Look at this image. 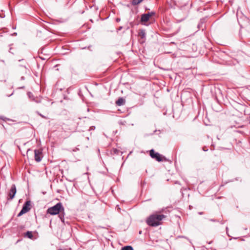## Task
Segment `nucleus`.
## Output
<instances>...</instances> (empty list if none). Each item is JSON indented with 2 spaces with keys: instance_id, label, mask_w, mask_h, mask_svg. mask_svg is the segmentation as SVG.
<instances>
[{
  "instance_id": "20e7f679",
  "label": "nucleus",
  "mask_w": 250,
  "mask_h": 250,
  "mask_svg": "<svg viewBox=\"0 0 250 250\" xmlns=\"http://www.w3.org/2000/svg\"><path fill=\"white\" fill-rule=\"evenodd\" d=\"M62 203H59L54 206L48 208L47 213L51 215H56L59 213L62 208Z\"/></svg>"
},
{
  "instance_id": "1a4fd4ad",
  "label": "nucleus",
  "mask_w": 250,
  "mask_h": 250,
  "mask_svg": "<svg viewBox=\"0 0 250 250\" xmlns=\"http://www.w3.org/2000/svg\"><path fill=\"white\" fill-rule=\"evenodd\" d=\"M212 161L213 164H220L222 162L219 155L218 154H214L212 158Z\"/></svg>"
},
{
  "instance_id": "f03ea898",
  "label": "nucleus",
  "mask_w": 250,
  "mask_h": 250,
  "mask_svg": "<svg viewBox=\"0 0 250 250\" xmlns=\"http://www.w3.org/2000/svg\"><path fill=\"white\" fill-rule=\"evenodd\" d=\"M155 14L156 13L154 11L142 14L140 20L141 24L144 25H148L150 23V22H149V20L151 17L155 16Z\"/></svg>"
},
{
  "instance_id": "f8f14e48",
  "label": "nucleus",
  "mask_w": 250,
  "mask_h": 250,
  "mask_svg": "<svg viewBox=\"0 0 250 250\" xmlns=\"http://www.w3.org/2000/svg\"><path fill=\"white\" fill-rule=\"evenodd\" d=\"M69 130H74L75 129V125L73 121H72V123L71 124L70 127H68Z\"/></svg>"
},
{
  "instance_id": "0eeeda50",
  "label": "nucleus",
  "mask_w": 250,
  "mask_h": 250,
  "mask_svg": "<svg viewBox=\"0 0 250 250\" xmlns=\"http://www.w3.org/2000/svg\"><path fill=\"white\" fill-rule=\"evenodd\" d=\"M35 160L36 162H39L42 160L43 157L42 149H35L34 150Z\"/></svg>"
},
{
  "instance_id": "2eb2a0df",
  "label": "nucleus",
  "mask_w": 250,
  "mask_h": 250,
  "mask_svg": "<svg viewBox=\"0 0 250 250\" xmlns=\"http://www.w3.org/2000/svg\"><path fill=\"white\" fill-rule=\"evenodd\" d=\"M24 234H27V235L32 234V232L28 231L26 232L25 233H24Z\"/></svg>"
},
{
  "instance_id": "9b49d317",
  "label": "nucleus",
  "mask_w": 250,
  "mask_h": 250,
  "mask_svg": "<svg viewBox=\"0 0 250 250\" xmlns=\"http://www.w3.org/2000/svg\"><path fill=\"white\" fill-rule=\"evenodd\" d=\"M121 250H133V249L131 246H127L123 247L122 248Z\"/></svg>"
},
{
  "instance_id": "6e6552de",
  "label": "nucleus",
  "mask_w": 250,
  "mask_h": 250,
  "mask_svg": "<svg viewBox=\"0 0 250 250\" xmlns=\"http://www.w3.org/2000/svg\"><path fill=\"white\" fill-rule=\"evenodd\" d=\"M139 42L140 43H143L145 42L146 33L144 30L140 29L138 32Z\"/></svg>"
},
{
  "instance_id": "412c9836",
  "label": "nucleus",
  "mask_w": 250,
  "mask_h": 250,
  "mask_svg": "<svg viewBox=\"0 0 250 250\" xmlns=\"http://www.w3.org/2000/svg\"><path fill=\"white\" fill-rule=\"evenodd\" d=\"M62 250V249H59V250Z\"/></svg>"
},
{
  "instance_id": "7ed1b4c3",
  "label": "nucleus",
  "mask_w": 250,
  "mask_h": 250,
  "mask_svg": "<svg viewBox=\"0 0 250 250\" xmlns=\"http://www.w3.org/2000/svg\"><path fill=\"white\" fill-rule=\"evenodd\" d=\"M149 154L152 158L156 160L158 162H166L167 161V159L165 156L159 153L156 152L153 149L149 150Z\"/></svg>"
},
{
  "instance_id": "ddd939ff",
  "label": "nucleus",
  "mask_w": 250,
  "mask_h": 250,
  "mask_svg": "<svg viewBox=\"0 0 250 250\" xmlns=\"http://www.w3.org/2000/svg\"><path fill=\"white\" fill-rule=\"evenodd\" d=\"M111 152H113L114 154H117L119 152V150L116 148H113L111 150Z\"/></svg>"
},
{
  "instance_id": "aec40b11",
  "label": "nucleus",
  "mask_w": 250,
  "mask_h": 250,
  "mask_svg": "<svg viewBox=\"0 0 250 250\" xmlns=\"http://www.w3.org/2000/svg\"><path fill=\"white\" fill-rule=\"evenodd\" d=\"M19 241V240H17V243H18Z\"/></svg>"
},
{
  "instance_id": "a211bd4d",
  "label": "nucleus",
  "mask_w": 250,
  "mask_h": 250,
  "mask_svg": "<svg viewBox=\"0 0 250 250\" xmlns=\"http://www.w3.org/2000/svg\"><path fill=\"white\" fill-rule=\"evenodd\" d=\"M90 128H91V129H94L95 128V127L94 126H92Z\"/></svg>"
},
{
  "instance_id": "9d476101",
  "label": "nucleus",
  "mask_w": 250,
  "mask_h": 250,
  "mask_svg": "<svg viewBox=\"0 0 250 250\" xmlns=\"http://www.w3.org/2000/svg\"><path fill=\"white\" fill-rule=\"evenodd\" d=\"M125 103V100L122 97L119 98L115 102V104L118 106L123 105Z\"/></svg>"
},
{
  "instance_id": "f257e3e1",
  "label": "nucleus",
  "mask_w": 250,
  "mask_h": 250,
  "mask_svg": "<svg viewBox=\"0 0 250 250\" xmlns=\"http://www.w3.org/2000/svg\"><path fill=\"white\" fill-rule=\"evenodd\" d=\"M163 211H156L150 215L146 219V223L151 227H156L163 224V220L166 218V215L162 213Z\"/></svg>"
},
{
  "instance_id": "f3484780",
  "label": "nucleus",
  "mask_w": 250,
  "mask_h": 250,
  "mask_svg": "<svg viewBox=\"0 0 250 250\" xmlns=\"http://www.w3.org/2000/svg\"><path fill=\"white\" fill-rule=\"evenodd\" d=\"M120 21V19L117 18V19H116V21H117V22L119 21Z\"/></svg>"
},
{
  "instance_id": "6ab92c4d",
  "label": "nucleus",
  "mask_w": 250,
  "mask_h": 250,
  "mask_svg": "<svg viewBox=\"0 0 250 250\" xmlns=\"http://www.w3.org/2000/svg\"><path fill=\"white\" fill-rule=\"evenodd\" d=\"M60 217L61 221H62V218L61 216H60Z\"/></svg>"
},
{
  "instance_id": "4468645a",
  "label": "nucleus",
  "mask_w": 250,
  "mask_h": 250,
  "mask_svg": "<svg viewBox=\"0 0 250 250\" xmlns=\"http://www.w3.org/2000/svg\"><path fill=\"white\" fill-rule=\"evenodd\" d=\"M25 236H27L28 238L33 239L35 235H24Z\"/></svg>"
},
{
  "instance_id": "dca6fc26",
  "label": "nucleus",
  "mask_w": 250,
  "mask_h": 250,
  "mask_svg": "<svg viewBox=\"0 0 250 250\" xmlns=\"http://www.w3.org/2000/svg\"><path fill=\"white\" fill-rule=\"evenodd\" d=\"M39 115L41 117H42V118H45V119H46V118L45 116H44L43 115H42V114H40V113H39Z\"/></svg>"
},
{
  "instance_id": "423d86ee",
  "label": "nucleus",
  "mask_w": 250,
  "mask_h": 250,
  "mask_svg": "<svg viewBox=\"0 0 250 250\" xmlns=\"http://www.w3.org/2000/svg\"><path fill=\"white\" fill-rule=\"evenodd\" d=\"M16 192L17 190L16 186L15 185H12L8 192L7 199L10 200H12L14 198Z\"/></svg>"
},
{
  "instance_id": "39448f33",
  "label": "nucleus",
  "mask_w": 250,
  "mask_h": 250,
  "mask_svg": "<svg viewBox=\"0 0 250 250\" xmlns=\"http://www.w3.org/2000/svg\"><path fill=\"white\" fill-rule=\"evenodd\" d=\"M31 208V204L30 201H26L23 204L22 208L21 211L18 214V217H20L24 213L28 212Z\"/></svg>"
}]
</instances>
